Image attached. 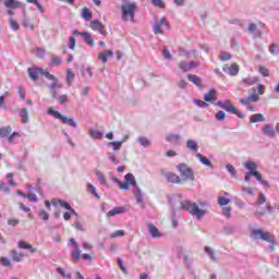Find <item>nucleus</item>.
I'll return each instance as SVG.
<instances>
[{
  "label": "nucleus",
  "instance_id": "nucleus-1",
  "mask_svg": "<svg viewBox=\"0 0 279 279\" xmlns=\"http://www.w3.org/2000/svg\"><path fill=\"white\" fill-rule=\"evenodd\" d=\"M180 208L182 210H186L192 215V217H196V219H202L204 215H206V204L205 203H191L190 201H183L180 204Z\"/></svg>",
  "mask_w": 279,
  "mask_h": 279
},
{
  "label": "nucleus",
  "instance_id": "nucleus-2",
  "mask_svg": "<svg viewBox=\"0 0 279 279\" xmlns=\"http://www.w3.org/2000/svg\"><path fill=\"white\" fill-rule=\"evenodd\" d=\"M130 0H123L121 5L122 21H131L134 23V15L138 10L136 2H129ZM129 16V17H128Z\"/></svg>",
  "mask_w": 279,
  "mask_h": 279
},
{
  "label": "nucleus",
  "instance_id": "nucleus-3",
  "mask_svg": "<svg viewBox=\"0 0 279 279\" xmlns=\"http://www.w3.org/2000/svg\"><path fill=\"white\" fill-rule=\"evenodd\" d=\"M125 182H121V180L113 178V182L119 184L121 191H130V184L136 189L138 186V183L136 182V178H134V174L128 173L124 177Z\"/></svg>",
  "mask_w": 279,
  "mask_h": 279
},
{
  "label": "nucleus",
  "instance_id": "nucleus-4",
  "mask_svg": "<svg viewBox=\"0 0 279 279\" xmlns=\"http://www.w3.org/2000/svg\"><path fill=\"white\" fill-rule=\"evenodd\" d=\"M244 167L248 170V172L244 177L245 182H250L252 180V175L256 178V180H262L260 172L256 171V169H258V166L254 161H246L244 163Z\"/></svg>",
  "mask_w": 279,
  "mask_h": 279
},
{
  "label": "nucleus",
  "instance_id": "nucleus-5",
  "mask_svg": "<svg viewBox=\"0 0 279 279\" xmlns=\"http://www.w3.org/2000/svg\"><path fill=\"white\" fill-rule=\"evenodd\" d=\"M217 106H219V108H222L223 110H226V112H229V114H235V117H238V119H245V114H243V112L239 111V109H236V107L233 106L230 100H225L223 102L219 101L217 104Z\"/></svg>",
  "mask_w": 279,
  "mask_h": 279
},
{
  "label": "nucleus",
  "instance_id": "nucleus-6",
  "mask_svg": "<svg viewBox=\"0 0 279 279\" xmlns=\"http://www.w3.org/2000/svg\"><path fill=\"white\" fill-rule=\"evenodd\" d=\"M27 73L33 82H37L38 75H44L46 77H50L51 80L53 78V74H50L48 70L43 68H28Z\"/></svg>",
  "mask_w": 279,
  "mask_h": 279
},
{
  "label": "nucleus",
  "instance_id": "nucleus-7",
  "mask_svg": "<svg viewBox=\"0 0 279 279\" xmlns=\"http://www.w3.org/2000/svg\"><path fill=\"white\" fill-rule=\"evenodd\" d=\"M48 114H52L54 119L62 121L64 125H70L71 128H77V122H75L74 119H69L66 116H62V113H60L59 111H56L54 109H48Z\"/></svg>",
  "mask_w": 279,
  "mask_h": 279
},
{
  "label": "nucleus",
  "instance_id": "nucleus-8",
  "mask_svg": "<svg viewBox=\"0 0 279 279\" xmlns=\"http://www.w3.org/2000/svg\"><path fill=\"white\" fill-rule=\"evenodd\" d=\"M253 236L255 239H260L262 241H266L267 243H274V235L269 233V231H263L260 229L252 230Z\"/></svg>",
  "mask_w": 279,
  "mask_h": 279
},
{
  "label": "nucleus",
  "instance_id": "nucleus-9",
  "mask_svg": "<svg viewBox=\"0 0 279 279\" xmlns=\"http://www.w3.org/2000/svg\"><path fill=\"white\" fill-rule=\"evenodd\" d=\"M70 244L72 245L73 250L71 252V260L72 263H77L78 260L82 259V250H80V245L75 241V239H70Z\"/></svg>",
  "mask_w": 279,
  "mask_h": 279
},
{
  "label": "nucleus",
  "instance_id": "nucleus-10",
  "mask_svg": "<svg viewBox=\"0 0 279 279\" xmlns=\"http://www.w3.org/2000/svg\"><path fill=\"white\" fill-rule=\"evenodd\" d=\"M179 169L181 175H183L186 180H195V174L193 173V170L186 166V163H180L177 166Z\"/></svg>",
  "mask_w": 279,
  "mask_h": 279
},
{
  "label": "nucleus",
  "instance_id": "nucleus-11",
  "mask_svg": "<svg viewBox=\"0 0 279 279\" xmlns=\"http://www.w3.org/2000/svg\"><path fill=\"white\" fill-rule=\"evenodd\" d=\"M264 29H265V24L263 23H259L258 26L254 23H251L248 25L250 34H255V36H258V37L263 36Z\"/></svg>",
  "mask_w": 279,
  "mask_h": 279
},
{
  "label": "nucleus",
  "instance_id": "nucleus-12",
  "mask_svg": "<svg viewBox=\"0 0 279 279\" xmlns=\"http://www.w3.org/2000/svg\"><path fill=\"white\" fill-rule=\"evenodd\" d=\"M177 69L181 71L182 73H186L187 71H192V69H197V63L191 61V62H184L181 61L178 65Z\"/></svg>",
  "mask_w": 279,
  "mask_h": 279
},
{
  "label": "nucleus",
  "instance_id": "nucleus-13",
  "mask_svg": "<svg viewBox=\"0 0 279 279\" xmlns=\"http://www.w3.org/2000/svg\"><path fill=\"white\" fill-rule=\"evenodd\" d=\"M162 25H165L167 29H170L171 27L167 21V17H161L160 22H157L154 26L155 34H165V32H162Z\"/></svg>",
  "mask_w": 279,
  "mask_h": 279
},
{
  "label": "nucleus",
  "instance_id": "nucleus-14",
  "mask_svg": "<svg viewBox=\"0 0 279 279\" xmlns=\"http://www.w3.org/2000/svg\"><path fill=\"white\" fill-rule=\"evenodd\" d=\"M90 27L94 32H98V34H101V36H106L107 34L104 24H101V22H99L98 20L92 21Z\"/></svg>",
  "mask_w": 279,
  "mask_h": 279
},
{
  "label": "nucleus",
  "instance_id": "nucleus-15",
  "mask_svg": "<svg viewBox=\"0 0 279 279\" xmlns=\"http://www.w3.org/2000/svg\"><path fill=\"white\" fill-rule=\"evenodd\" d=\"M203 99L207 101V104H215V101H217V90L215 88L209 89L204 94Z\"/></svg>",
  "mask_w": 279,
  "mask_h": 279
},
{
  "label": "nucleus",
  "instance_id": "nucleus-16",
  "mask_svg": "<svg viewBox=\"0 0 279 279\" xmlns=\"http://www.w3.org/2000/svg\"><path fill=\"white\" fill-rule=\"evenodd\" d=\"M161 173H163L168 182H171L172 184H182V179H180V175L173 172H165V171H161Z\"/></svg>",
  "mask_w": 279,
  "mask_h": 279
},
{
  "label": "nucleus",
  "instance_id": "nucleus-17",
  "mask_svg": "<svg viewBox=\"0 0 279 279\" xmlns=\"http://www.w3.org/2000/svg\"><path fill=\"white\" fill-rule=\"evenodd\" d=\"M123 213H128V209L125 207H114L113 209L107 213V217H117V215H123Z\"/></svg>",
  "mask_w": 279,
  "mask_h": 279
},
{
  "label": "nucleus",
  "instance_id": "nucleus-18",
  "mask_svg": "<svg viewBox=\"0 0 279 279\" xmlns=\"http://www.w3.org/2000/svg\"><path fill=\"white\" fill-rule=\"evenodd\" d=\"M17 247L20 250H29L31 254H36V252H38V250L34 246H32L29 243L25 242V241H20L17 243Z\"/></svg>",
  "mask_w": 279,
  "mask_h": 279
},
{
  "label": "nucleus",
  "instance_id": "nucleus-19",
  "mask_svg": "<svg viewBox=\"0 0 279 279\" xmlns=\"http://www.w3.org/2000/svg\"><path fill=\"white\" fill-rule=\"evenodd\" d=\"M222 71H228L229 74H231L232 76L239 75V64L233 63V64H231L230 66L225 65V66L222 68Z\"/></svg>",
  "mask_w": 279,
  "mask_h": 279
},
{
  "label": "nucleus",
  "instance_id": "nucleus-20",
  "mask_svg": "<svg viewBox=\"0 0 279 279\" xmlns=\"http://www.w3.org/2000/svg\"><path fill=\"white\" fill-rule=\"evenodd\" d=\"M114 56V52L112 50H106L105 52H100L98 54V60H101L104 64L108 62V58H112Z\"/></svg>",
  "mask_w": 279,
  "mask_h": 279
},
{
  "label": "nucleus",
  "instance_id": "nucleus-21",
  "mask_svg": "<svg viewBox=\"0 0 279 279\" xmlns=\"http://www.w3.org/2000/svg\"><path fill=\"white\" fill-rule=\"evenodd\" d=\"M263 132L264 134H266V136H270V138L276 137V130H274V125L271 124H265L263 128Z\"/></svg>",
  "mask_w": 279,
  "mask_h": 279
},
{
  "label": "nucleus",
  "instance_id": "nucleus-22",
  "mask_svg": "<svg viewBox=\"0 0 279 279\" xmlns=\"http://www.w3.org/2000/svg\"><path fill=\"white\" fill-rule=\"evenodd\" d=\"M180 135L179 134H169L166 137V141H168V143H171V145H180Z\"/></svg>",
  "mask_w": 279,
  "mask_h": 279
},
{
  "label": "nucleus",
  "instance_id": "nucleus-23",
  "mask_svg": "<svg viewBox=\"0 0 279 279\" xmlns=\"http://www.w3.org/2000/svg\"><path fill=\"white\" fill-rule=\"evenodd\" d=\"M52 206H61V208H65V210H71L73 207H71L65 201L62 199H52L51 201Z\"/></svg>",
  "mask_w": 279,
  "mask_h": 279
},
{
  "label": "nucleus",
  "instance_id": "nucleus-24",
  "mask_svg": "<svg viewBox=\"0 0 279 279\" xmlns=\"http://www.w3.org/2000/svg\"><path fill=\"white\" fill-rule=\"evenodd\" d=\"M4 5L9 9V10H16L19 8H21V2L16 1V0H7L4 2Z\"/></svg>",
  "mask_w": 279,
  "mask_h": 279
},
{
  "label": "nucleus",
  "instance_id": "nucleus-25",
  "mask_svg": "<svg viewBox=\"0 0 279 279\" xmlns=\"http://www.w3.org/2000/svg\"><path fill=\"white\" fill-rule=\"evenodd\" d=\"M148 231L150 233V236H153V239H159V236H161L158 228H156V226H154L151 223L148 225Z\"/></svg>",
  "mask_w": 279,
  "mask_h": 279
},
{
  "label": "nucleus",
  "instance_id": "nucleus-26",
  "mask_svg": "<svg viewBox=\"0 0 279 279\" xmlns=\"http://www.w3.org/2000/svg\"><path fill=\"white\" fill-rule=\"evenodd\" d=\"M263 121H266V118L262 113H255L250 117L251 123H260Z\"/></svg>",
  "mask_w": 279,
  "mask_h": 279
},
{
  "label": "nucleus",
  "instance_id": "nucleus-27",
  "mask_svg": "<svg viewBox=\"0 0 279 279\" xmlns=\"http://www.w3.org/2000/svg\"><path fill=\"white\" fill-rule=\"evenodd\" d=\"M12 134V126L0 128V138H8Z\"/></svg>",
  "mask_w": 279,
  "mask_h": 279
},
{
  "label": "nucleus",
  "instance_id": "nucleus-28",
  "mask_svg": "<svg viewBox=\"0 0 279 279\" xmlns=\"http://www.w3.org/2000/svg\"><path fill=\"white\" fill-rule=\"evenodd\" d=\"M186 147H187V149H190V151H194V154L197 153V150L199 149L197 142H195L193 140H187Z\"/></svg>",
  "mask_w": 279,
  "mask_h": 279
},
{
  "label": "nucleus",
  "instance_id": "nucleus-29",
  "mask_svg": "<svg viewBox=\"0 0 279 279\" xmlns=\"http://www.w3.org/2000/svg\"><path fill=\"white\" fill-rule=\"evenodd\" d=\"M187 80L192 82V84H195V86H202V78L195 74H189Z\"/></svg>",
  "mask_w": 279,
  "mask_h": 279
},
{
  "label": "nucleus",
  "instance_id": "nucleus-30",
  "mask_svg": "<svg viewBox=\"0 0 279 279\" xmlns=\"http://www.w3.org/2000/svg\"><path fill=\"white\" fill-rule=\"evenodd\" d=\"M81 36L84 38V41L89 45V47H95V41L89 33H81Z\"/></svg>",
  "mask_w": 279,
  "mask_h": 279
},
{
  "label": "nucleus",
  "instance_id": "nucleus-31",
  "mask_svg": "<svg viewBox=\"0 0 279 279\" xmlns=\"http://www.w3.org/2000/svg\"><path fill=\"white\" fill-rule=\"evenodd\" d=\"M259 82V78L257 76H254L252 78L246 77L242 80V84L245 86H252L253 84H256Z\"/></svg>",
  "mask_w": 279,
  "mask_h": 279
},
{
  "label": "nucleus",
  "instance_id": "nucleus-32",
  "mask_svg": "<svg viewBox=\"0 0 279 279\" xmlns=\"http://www.w3.org/2000/svg\"><path fill=\"white\" fill-rule=\"evenodd\" d=\"M20 116L22 118V123H28L29 121V112L26 108L21 109Z\"/></svg>",
  "mask_w": 279,
  "mask_h": 279
},
{
  "label": "nucleus",
  "instance_id": "nucleus-33",
  "mask_svg": "<svg viewBox=\"0 0 279 279\" xmlns=\"http://www.w3.org/2000/svg\"><path fill=\"white\" fill-rule=\"evenodd\" d=\"M47 80H50V82H52V84L50 85L51 90H56V88H62V85L58 83V77H56L54 75H52V78L47 77Z\"/></svg>",
  "mask_w": 279,
  "mask_h": 279
},
{
  "label": "nucleus",
  "instance_id": "nucleus-34",
  "mask_svg": "<svg viewBox=\"0 0 279 279\" xmlns=\"http://www.w3.org/2000/svg\"><path fill=\"white\" fill-rule=\"evenodd\" d=\"M82 17L85 21H90V19H93V13L90 12V10L88 8H83L82 10Z\"/></svg>",
  "mask_w": 279,
  "mask_h": 279
},
{
  "label": "nucleus",
  "instance_id": "nucleus-35",
  "mask_svg": "<svg viewBox=\"0 0 279 279\" xmlns=\"http://www.w3.org/2000/svg\"><path fill=\"white\" fill-rule=\"evenodd\" d=\"M196 158L202 162V165H205V167H213V162L209 161L208 158L204 157L202 154H197Z\"/></svg>",
  "mask_w": 279,
  "mask_h": 279
},
{
  "label": "nucleus",
  "instance_id": "nucleus-36",
  "mask_svg": "<svg viewBox=\"0 0 279 279\" xmlns=\"http://www.w3.org/2000/svg\"><path fill=\"white\" fill-rule=\"evenodd\" d=\"M257 71L263 77H269V69H267V66L259 64L257 65Z\"/></svg>",
  "mask_w": 279,
  "mask_h": 279
},
{
  "label": "nucleus",
  "instance_id": "nucleus-37",
  "mask_svg": "<svg viewBox=\"0 0 279 279\" xmlns=\"http://www.w3.org/2000/svg\"><path fill=\"white\" fill-rule=\"evenodd\" d=\"M134 195L137 203L143 204V192H141V187H138V185L135 187Z\"/></svg>",
  "mask_w": 279,
  "mask_h": 279
},
{
  "label": "nucleus",
  "instance_id": "nucleus-38",
  "mask_svg": "<svg viewBox=\"0 0 279 279\" xmlns=\"http://www.w3.org/2000/svg\"><path fill=\"white\" fill-rule=\"evenodd\" d=\"M73 80H75V74L72 70L66 71V84L68 86H71L73 84Z\"/></svg>",
  "mask_w": 279,
  "mask_h": 279
},
{
  "label": "nucleus",
  "instance_id": "nucleus-39",
  "mask_svg": "<svg viewBox=\"0 0 279 279\" xmlns=\"http://www.w3.org/2000/svg\"><path fill=\"white\" fill-rule=\"evenodd\" d=\"M20 208L21 210H23L24 213L28 214L29 219H32L34 217V214L32 213V208L27 207L25 204L20 203Z\"/></svg>",
  "mask_w": 279,
  "mask_h": 279
},
{
  "label": "nucleus",
  "instance_id": "nucleus-40",
  "mask_svg": "<svg viewBox=\"0 0 279 279\" xmlns=\"http://www.w3.org/2000/svg\"><path fill=\"white\" fill-rule=\"evenodd\" d=\"M9 25H10L11 29H13V32H19V29L21 27L19 25V23L16 21H14V19H12V17L9 20Z\"/></svg>",
  "mask_w": 279,
  "mask_h": 279
},
{
  "label": "nucleus",
  "instance_id": "nucleus-41",
  "mask_svg": "<svg viewBox=\"0 0 279 279\" xmlns=\"http://www.w3.org/2000/svg\"><path fill=\"white\" fill-rule=\"evenodd\" d=\"M11 255L13 260H15V263H21V260H23V257H21V255L19 254V251L16 250H12Z\"/></svg>",
  "mask_w": 279,
  "mask_h": 279
},
{
  "label": "nucleus",
  "instance_id": "nucleus-42",
  "mask_svg": "<svg viewBox=\"0 0 279 279\" xmlns=\"http://www.w3.org/2000/svg\"><path fill=\"white\" fill-rule=\"evenodd\" d=\"M87 191H88V193H92V195H94L96 197V199H99V194H97L95 185L88 183L87 184Z\"/></svg>",
  "mask_w": 279,
  "mask_h": 279
},
{
  "label": "nucleus",
  "instance_id": "nucleus-43",
  "mask_svg": "<svg viewBox=\"0 0 279 279\" xmlns=\"http://www.w3.org/2000/svg\"><path fill=\"white\" fill-rule=\"evenodd\" d=\"M89 134L92 138H97V140L104 138V133H101L100 131L92 130Z\"/></svg>",
  "mask_w": 279,
  "mask_h": 279
},
{
  "label": "nucleus",
  "instance_id": "nucleus-44",
  "mask_svg": "<svg viewBox=\"0 0 279 279\" xmlns=\"http://www.w3.org/2000/svg\"><path fill=\"white\" fill-rule=\"evenodd\" d=\"M39 219H43V221H49V214L45 211L44 209H40L38 211Z\"/></svg>",
  "mask_w": 279,
  "mask_h": 279
},
{
  "label": "nucleus",
  "instance_id": "nucleus-45",
  "mask_svg": "<svg viewBox=\"0 0 279 279\" xmlns=\"http://www.w3.org/2000/svg\"><path fill=\"white\" fill-rule=\"evenodd\" d=\"M69 211H65L64 214H63V219L65 220V221H69V219H71V216L72 215H77V213H75V209H68Z\"/></svg>",
  "mask_w": 279,
  "mask_h": 279
},
{
  "label": "nucleus",
  "instance_id": "nucleus-46",
  "mask_svg": "<svg viewBox=\"0 0 279 279\" xmlns=\"http://www.w3.org/2000/svg\"><path fill=\"white\" fill-rule=\"evenodd\" d=\"M269 51L272 56H276L279 53V45L278 44H271Z\"/></svg>",
  "mask_w": 279,
  "mask_h": 279
},
{
  "label": "nucleus",
  "instance_id": "nucleus-47",
  "mask_svg": "<svg viewBox=\"0 0 279 279\" xmlns=\"http://www.w3.org/2000/svg\"><path fill=\"white\" fill-rule=\"evenodd\" d=\"M109 145H111L114 151H119V149H121V145H123V142H110Z\"/></svg>",
  "mask_w": 279,
  "mask_h": 279
},
{
  "label": "nucleus",
  "instance_id": "nucleus-48",
  "mask_svg": "<svg viewBox=\"0 0 279 279\" xmlns=\"http://www.w3.org/2000/svg\"><path fill=\"white\" fill-rule=\"evenodd\" d=\"M194 104L196 106H198V108H208V101H204V100H199V99H195Z\"/></svg>",
  "mask_w": 279,
  "mask_h": 279
},
{
  "label": "nucleus",
  "instance_id": "nucleus-49",
  "mask_svg": "<svg viewBox=\"0 0 279 279\" xmlns=\"http://www.w3.org/2000/svg\"><path fill=\"white\" fill-rule=\"evenodd\" d=\"M95 173H96L98 180H100V182H101L102 184H107V182H106V177H104V173H101V171H99L98 169H96V170H95Z\"/></svg>",
  "mask_w": 279,
  "mask_h": 279
},
{
  "label": "nucleus",
  "instance_id": "nucleus-50",
  "mask_svg": "<svg viewBox=\"0 0 279 279\" xmlns=\"http://www.w3.org/2000/svg\"><path fill=\"white\" fill-rule=\"evenodd\" d=\"M218 204L219 206H228V204H230V198L218 197Z\"/></svg>",
  "mask_w": 279,
  "mask_h": 279
},
{
  "label": "nucleus",
  "instance_id": "nucleus-51",
  "mask_svg": "<svg viewBox=\"0 0 279 279\" xmlns=\"http://www.w3.org/2000/svg\"><path fill=\"white\" fill-rule=\"evenodd\" d=\"M137 141L142 147H149V140H147V137H138Z\"/></svg>",
  "mask_w": 279,
  "mask_h": 279
},
{
  "label": "nucleus",
  "instance_id": "nucleus-52",
  "mask_svg": "<svg viewBox=\"0 0 279 279\" xmlns=\"http://www.w3.org/2000/svg\"><path fill=\"white\" fill-rule=\"evenodd\" d=\"M117 236H125V231L118 230L110 234V239H117Z\"/></svg>",
  "mask_w": 279,
  "mask_h": 279
},
{
  "label": "nucleus",
  "instance_id": "nucleus-53",
  "mask_svg": "<svg viewBox=\"0 0 279 279\" xmlns=\"http://www.w3.org/2000/svg\"><path fill=\"white\" fill-rule=\"evenodd\" d=\"M151 3L155 8L165 9V2L162 0H151Z\"/></svg>",
  "mask_w": 279,
  "mask_h": 279
},
{
  "label": "nucleus",
  "instance_id": "nucleus-54",
  "mask_svg": "<svg viewBox=\"0 0 279 279\" xmlns=\"http://www.w3.org/2000/svg\"><path fill=\"white\" fill-rule=\"evenodd\" d=\"M57 271L62 276V278L71 279V274H66L62 267H58Z\"/></svg>",
  "mask_w": 279,
  "mask_h": 279
},
{
  "label": "nucleus",
  "instance_id": "nucleus-55",
  "mask_svg": "<svg viewBox=\"0 0 279 279\" xmlns=\"http://www.w3.org/2000/svg\"><path fill=\"white\" fill-rule=\"evenodd\" d=\"M205 252H206L207 254H209L211 260H217V256H215V251H213V248L206 246V247H205Z\"/></svg>",
  "mask_w": 279,
  "mask_h": 279
},
{
  "label": "nucleus",
  "instance_id": "nucleus-56",
  "mask_svg": "<svg viewBox=\"0 0 279 279\" xmlns=\"http://www.w3.org/2000/svg\"><path fill=\"white\" fill-rule=\"evenodd\" d=\"M22 25L23 27H31V29H36V26L29 23V19H24Z\"/></svg>",
  "mask_w": 279,
  "mask_h": 279
},
{
  "label": "nucleus",
  "instance_id": "nucleus-57",
  "mask_svg": "<svg viewBox=\"0 0 279 279\" xmlns=\"http://www.w3.org/2000/svg\"><path fill=\"white\" fill-rule=\"evenodd\" d=\"M227 171L231 173L232 178H236V169H234L232 165H227Z\"/></svg>",
  "mask_w": 279,
  "mask_h": 279
},
{
  "label": "nucleus",
  "instance_id": "nucleus-58",
  "mask_svg": "<svg viewBox=\"0 0 279 279\" xmlns=\"http://www.w3.org/2000/svg\"><path fill=\"white\" fill-rule=\"evenodd\" d=\"M231 58H232V54L228 53V52H221V54L219 57V59L222 61L230 60Z\"/></svg>",
  "mask_w": 279,
  "mask_h": 279
},
{
  "label": "nucleus",
  "instance_id": "nucleus-59",
  "mask_svg": "<svg viewBox=\"0 0 279 279\" xmlns=\"http://www.w3.org/2000/svg\"><path fill=\"white\" fill-rule=\"evenodd\" d=\"M222 213H223L225 217H227V219H230V215H231V213H232V208H230V207H223V208H222Z\"/></svg>",
  "mask_w": 279,
  "mask_h": 279
},
{
  "label": "nucleus",
  "instance_id": "nucleus-60",
  "mask_svg": "<svg viewBox=\"0 0 279 279\" xmlns=\"http://www.w3.org/2000/svg\"><path fill=\"white\" fill-rule=\"evenodd\" d=\"M0 263L3 267H10V265H12V263L10 262V259L5 258V257H1L0 258Z\"/></svg>",
  "mask_w": 279,
  "mask_h": 279
},
{
  "label": "nucleus",
  "instance_id": "nucleus-61",
  "mask_svg": "<svg viewBox=\"0 0 279 279\" xmlns=\"http://www.w3.org/2000/svg\"><path fill=\"white\" fill-rule=\"evenodd\" d=\"M20 222H21V221H20L19 219H16V218H10V219L8 220V226H12V227L19 226Z\"/></svg>",
  "mask_w": 279,
  "mask_h": 279
},
{
  "label": "nucleus",
  "instance_id": "nucleus-62",
  "mask_svg": "<svg viewBox=\"0 0 279 279\" xmlns=\"http://www.w3.org/2000/svg\"><path fill=\"white\" fill-rule=\"evenodd\" d=\"M216 119H217V121H225L226 112L225 111H219L218 113H216Z\"/></svg>",
  "mask_w": 279,
  "mask_h": 279
},
{
  "label": "nucleus",
  "instance_id": "nucleus-63",
  "mask_svg": "<svg viewBox=\"0 0 279 279\" xmlns=\"http://www.w3.org/2000/svg\"><path fill=\"white\" fill-rule=\"evenodd\" d=\"M58 99H59V104L64 105V104H66L69 101V96L61 95V96H59Z\"/></svg>",
  "mask_w": 279,
  "mask_h": 279
},
{
  "label": "nucleus",
  "instance_id": "nucleus-64",
  "mask_svg": "<svg viewBox=\"0 0 279 279\" xmlns=\"http://www.w3.org/2000/svg\"><path fill=\"white\" fill-rule=\"evenodd\" d=\"M265 202H267V198L265 197V194L259 193L258 199H257V204H265Z\"/></svg>",
  "mask_w": 279,
  "mask_h": 279
}]
</instances>
